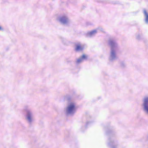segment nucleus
I'll return each mask as SVG.
<instances>
[{
  "mask_svg": "<svg viewBox=\"0 0 148 148\" xmlns=\"http://www.w3.org/2000/svg\"><path fill=\"white\" fill-rule=\"evenodd\" d=\"M76 110V107L73 103L69 104L66 108V113L68 114H72L74 113Z\"/></svg>",
  "mask_w": 148,
  "mask_h": 148,
  "instance_id": "obj_1",
  "label": "nucleus"
},
{
  "mask_svg": "<svg viewBox=\"0 0 148 148\" xmlns=\"http://www.w3.org/2000/svg\"><path fill=\"white\" fill-rule=\"evenodd\" d=\"M25 119L29 123H31L34 120L33 113L32 111L27 110L25 115Z\"/></svg>",
  "mask_w": 148,
  "mask_h": 148,
  "instance_id": "obj_2",
  "label": "nucleus"
},
{
  "mask_svg": "<svg viewBox=\"0 0 148 148\" xmlns=\"http://www.w3.org/2000/svg\"><path fill=\"white\" fill-rule=\"evenodd\" d=\"M148 97L145 98L144 99L143 106L144 110L148 114Z\"/></svg>",
  "mask_w": 148,
  "mask_h": 148,
  "instance_id": "obj_3",
  "label": "nucleus"
},
{
  "mask_svg": "<svg viewBox=\"0 0 148 148\" xmlns=\"http://www.w3.org/2000/svg\"><path fill=\"white\" fill-rule=\"evenodd\" d=\"M116 51L114 49H112L111 51L110 59L112 60L116 58Z\"/></svg>",
  "mask_w": 148,
  "mask_h": 148,
  "instance_id": "obj_4",
  "label": "nucleus"
},
{
  "mask_svg": "<svg viewBox=\"0 0 148 148\" xmlns=\"http://www.w3.org/2000/svg\"><path fill=\"white\" fill-rule=\"evenodd\" d=\"M57 20L61 24H64L65 23V17L64 16H60L57 19Z\"/></svg>",
  "mask_w": 148,
  "mask_h": 148,
  "instance_id": "obj_5",
  "label": "nucleus"
},
{
  "mask_svg": "<svg viewBox=\"0 0 148 148\" xmlns=\"http://www.w3.org/2000/svg\"><path fill=\"white\" fill-rule=\"evenodd\" d=\"M87 57V56L85 55H83L81 58L77 60V63H79L82 62V60L86 59Z\"/></svg>",
  "mask_w": 148,
  "mask_h": 148,
  "instance_id": "obj_6",
  "label": "nucleus"
},
{
  "mask_svg": "<svg viewBox=\"0 0 148 148\" xmlns=\"http://www.w3.org/2000/svg\"><path fill=\"white\" fill-rule=\"evenodd\" d=\"M97 32L96 30L92 31L88 33V35L89 36H92L96 33Z\"/></svg>",
  "mask_w": 148,
  "mask_h": 148,
  "instance_id": "obj_7",
  "label": "nucleus"
},
{
  "mask_svg": "<svg viewBox=\"0 0 148 148\" xmlns=\"http://www.w3.org/2000/svg\"><path fill=\"white\" fill-rule=\"evenodd\" d=\"M144 13L145 17V21L147 23H148V14L145 10H144Z\"/></svg>",
  "mask_w": 148,
  "mask_h": 148,
  "instance_id": "obj_8",
  "label": "nucleus"
},
{
  "mask_svg": "<svg viewBox=\"0 0 148 148\" xmlns=\"http://www.w3.org/2000/svg\"><path fill=\"white\" fill-rule=\"evenodd\" d=\"M81 49V47L80 45H78L76 46L75 49L76 50H78Z\"/></svg>",
  "mask_w": 148,
  "mask_h": 148,
  "instance_id": "obj_9",
  "label": "nucleus"
},
{
  "mask_svg": "<svg viewBox=\"0 0 148 148\" xmlns=\"http://www.w3.org/2000/svg\"><path fill=\"white\" fill-rule=\"evenodd\" d=\"M69 21V20L68 18H65V23H66V22H68Z\"/></svg>",
  "mask_w": 148,
  "mask_h": 148,
  "instance_id": "obj_10",
  "label": "nucleus"
},
{
  "mask_svg": "<svg viewBox=\"0 0 148 148\" xmlns=\"http://www.w3.org/2000/svg\"><path fill=\"white\" fill-rule=\"evenodd\" d=\"M3 30V28L1 26H0V30Z\"/></svg>",
  "mask_w": 148,
  "mask_h": 148,
  "instance_id": "obj_11",
  "label": "nucleus"
}]
</instances>
